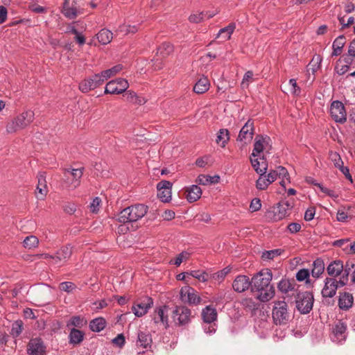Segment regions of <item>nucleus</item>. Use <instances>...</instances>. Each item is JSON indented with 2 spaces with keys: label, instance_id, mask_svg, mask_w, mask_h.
<instances>
[{
  "label": "nucleus",
  "instance_id": "60",
  "mask_svg": "<svg viewBox=\"0 0 355 355\" xmlns=\"http://www.w3.org/2000/svg\"><path fill=\"white\" fill-rule=\"evenodd\" d=\"M330 157L331 160L334 162V165L336 167L338 168L342 166V165L343 164V162L342 161L340 155L338 153H331Z\"/></svg>",
  "mask_w": 355,
  "mask_h": 355
},
{
  "label": "nucleus",
  "instance_id": "30",
  "mask_svg": "<svg viewBox=\"0 0 355 355\" xmlns=\"http://www.w3.org/2000/svg\"><path fill=\"white\" fill-rule=\"evenodd\" d=\"M263 159H264L263 155L262 157L261 162H260L258 160V159H254V158H252V157L250 158V162H251L252 167L254 168L255 171L259 174L266 173V171L268 168V164L265 161H263Z\"/></svg>",
  "mask_w": 355,
  "mask_h": 355
},
{
  "label": "nucleus",
  "instance_id": "31",
  "mask_svg": "<svg viewBox=\"0 0 355 355\" xmlns=\"http://www.w3.org/2000/svg\"><path fill=\"white\" fill-rule=\"evenodd\" d=\"M345 44V37L343 35L338 36L333 42L332 56L339 55Z\"/></svg>",
  "mask_w": 355,
  "mask_h": 355
},
{
  "label": "nucleus",
  "instance_id": "9",
  "mask_svg": "<svg viewBox=\"0 0 355 355\" xmlns=\"http://www.w3.org/2000/svg\"><path fill=\"white\" fill-rule=\"evenodd\" d=\"M191 318V310L184 306H178L172 312V318L176 325L184 326L187 324Z\"/></svg>",
  "mask_w": 355,
  "mask_h": 355
},
{
  "label": "nucleus",
  "instance_id": "3",
  "mask_svg": "<svg viewBox=\"0 0 355 355\" xmlns=\"http://www.w3.org/2000/svg\"><path fill=\"white\" fill-rule=\"evenodd\" d=\"M35 114L32 110L22 112L7 123L6 130L8 133L15 132L24 129L34 120Z\"/></svg>",
  "mask_w": 355,
  "mask_h": 355
},
{
  "label": "nucleus",
  "instance_id": "8",
  "mask_svg": "<svg viewBox=\"0 0 355 355\" xmlns=\"http://www.w3.org/2000/svg\"><path fill=\"white\" fill-rule=\"evenodd\" d=\"M83 174V168L76 169H64L63 182L68 189L73 190L80 184V178Z\"/></svg>",
  "mask_w": 355,
  "mask_h": 355
},
{
  "label": "nucleus",
  "instance_id": "47",
  "mask_svg": "<svg viewBox=\"0 0 355 355\" xmlns=\"http://www.w3.org/2000/svg\"><path fill=\"white\" fill-rule=\"evenodd\" d=\"M118 31L123 35L135 33L137 31V28L135 26L123 24L118 28Z\"/></svg>",
  "mask_w": 355,
  "mask_h": 355
},
{
  "label": "nucleus",
  "instance_id": "11",
  "mask_svg": "<svg viewBox=\"0 0 355 355\" xmlns=\"http://www.w3.org/2000/svg\"><path fill=\"white\" fill-rule=\"evenodd\" d=\"M128 82L123 78H116L108 82L105 86V93L111 94H119L128 88Z\"/></svg>",
  "mask_w": 355,
  "mask_h": 355
},
{
  "label": "nucleus",
  "instance_id": "51",
  "mask_svg": "<svg viewBox=\"0 0 355 355\" xmlns=\"http://www.w3.org/2000/svg\"><path fill=\"white\" fill-rule=\"evenodd\" d=\"M275 171H277L278 173V176L279 178H281V177L282 178V180L280 182V184L283 187H285L284 179H286V180H288V173L287 170L283 166H279L277 168V169Z\"/></svg>",
  "mask_w": 355,
  "mask_h": 355
},
{
  "label": "nucleus",
  "instance_id": "37",
  "mask_svg": "<svg viewBox=\"0 0 355 355\" xmlns=\"http://www.w3.org/2000/svg\"><path fill=\"white\" fill-rule=\"evenodd\" d=\"M123 69L122 65L117 64L111 69L103 71L100 75L103 78L104 82L107 80L108 78L114 76L118 73H119Z\"/></svg>",
  "mask_w": 355,
  "mask_h": 355
},
{
  "label": "nucleus",
  "instance_id": "61",
  "mask_svg": "<svg viewBox=\"0 0 355 355\" xmlns=\"http://www.w3.org/2000/svg\"><path fill=\"white\" fill-rule=\"evenodd\" d=\"M315 209L313 207H309L306 209L304 214V220L306 221L311 220L315 216Z\"/></svg>",
  "mask_w": 355,
  "mask_h": 355
},
{
  "label": "nucleus",
  "instance_id": "6",
  "mask_svg": "<svg viewBox=\"0 0 355 355\" xmlns=\"http://www.w3.org/2000/svg\"><path fill=\"white\" fill-rule=\"evenodd\" d=\"M293 206V200H283L268 210L266 213V217L273 221L280 220L289 214V211Z\"/></svg>",
  "mask_w": 355,
  "mask_h": 355
},
{
  "label": "nucleus",
  "instance_id": "44",
  "mask_svg": "<svg viewBox=\"0 0 355 355\" xmlns=\"http://www.w3.org/2000/svg\"><path fill=\"white\" fill-rule=\"evenodd\" d=\"M187 274L192 276L193 277L202 282H207L208 280V274L203 271L193 270L189 273L187 272Z\"/></svg>",
  "mask_w": 355,
  "mask_h": 355
},
{
  "label": "nucleus",
  "instance_id": "64",
  "mask_svg": "<svg viewBox=\"0 0 355 355\" xmlns=\"http://www.w3.org/2000/svg\"><path fill=\"white\" fill-rule=\"evenodd\" d=\"M355 58V38L350 42L348 48V56Z\"/></svg>",
  "mask_w": 355,
  "mask_h": 355
},
{
  "label": "nucleus",
  "instance_id": "58",
  "mask_svg": "<svg viewBox=\"0 0 355 355\" xmlns=\"http://www.w3.org/2000/svg\"><path fill=\"white\" fill-rule=\"evenodd\" d=\"M309 277V270L308 269H301L296 274L297 280L302 282Z\"/></svg>",
  "mask_w": 355,
  "mask_h": 355
},
{
  "label": "nucleus",
  "instance_id": "40",
  "mask_svg": "<svg viewBox=\"0 0 355 355\" xmlns=\"http://www.w3.org/2000/svg\"><path fill=\"white\" fill-rule=\"evenodd\" d=\"M236 28V26L234 23L230 24L227 26L221 28L219 31V33L218 34V37H223L226 40H229L231 37V35L233 33L234 29Z\"/></svg>",
  "mask_w": 355,
  "mask_h": 355
},
{
  "label": "nucleus",
  "instance_id": "20",
  "mask_svg": "<svg viewBox=\"0 0 355 355\" xmlns=\"http://www.w3.org/2000/svg\"><path fill=\"white\" fill-rule=\"evenodd\" d=\"M45 346L40 338L31 339L27 346V352L29 355H44Z\"/></svg>",
  "mask_w": 355,
  "mask_h": 355
},
{
  "label": "nucleus",
  "instance_id": "15",
  "mask_svg": "<svg viewBox=\"0 0 355 355\" xmlns=\"http://www.w3.org/2000/svg\"><path fill=\"white\" fill-rule=\"evenodd\" d=\"M153 320L158 327L166 329L168 327V307L163 306L157 308L153 314Z\"/></svg>",
  "mask_w": 355,
  "mask_h": 355
},
{
  "label": "nucleus",
  "instance_id": "2",
  "mask_svg": "<svg viewBox=\"0 0 355 355\" xmlns=\"http://www.w3.org/2000/svg\"><path fill=\"white\" fill-rule=\"evenodd\" d=\"M148 211V207L137 204L123 209L118 215L117 220L121 223L136 222L144 217Z\"/></svg>",
  "mask_w": 355,
  "mask_h": 355
},
{
  "label": "nucleus",
  "instance_id": "62",
  "mask_svg": "<svg viewBox=\"0 0 355 355\" xmlns=\"http://www.w3.org/2000/svg\"><path fill=\"white\" fill-rule=\"evenodd\" d=\"M261 207V200L258 198H254L252 200L250 209L252 211H256L260 209Z\"/></svg>",
  "mask_w": 355,
  "mask_h": 355
},
{
  "label": "nucleus",
  "instance_id": "38",
  "mask_svg": "<svg viewBox=\"0 0 355 355\" xmlns=\"http://www.w3.org/2000/svg\"><path fill=\"white\" fill-rule=\"evenodd\" d=\"M105 320L103 318H98L90 322L89 327L92 331L99 332L105 328Z\"/></svg>",
  "mask_w": 355,
  "mask_h": 355
},
{
  "label": "nucleus",
  "instance_id": "18",
  "mask_svg": "<svg viewBox=\"0 0 355 355\" xmlns=\"http://www.w3.org/2000/svg\"><path fill=\"white\" fill-rule=\"evenodd\" d=\"M172 184L169 181L162 180L157 185V197L164 202H168L171 198Z\"/></svg>",
  "mask_w": 355,
  "mask_h": 355
},
{
  "label": "nucleus",
  "instance_id": "7",
  "mask_svg": "<svg viewBox=\"0 0 355 355\" xmlns=\"http://www.w3.org/2000/svg\"><path fill=\"white\" fill-rule=\"evenodd\" d=\"M313 302V295L309 291L299 292L295 295L296 308L302 314H307L312 310Z\"/></svg>",
  "mask_w": 355,
  "mask_h": 355
},
{
  "label": "nucleus",
  "instance_id": "14",
  "mask_svg": "<svg viewBox=\"0 0 355 355\" xmlns=\"http://www.w3.org/2000/svg\"><path fill=\"white\" fill-rule=\"evenodd\" d=\"M254 133V121L249 119L241 128L237 141L241 142L243 146L250 143Z\"/></svg>",
  "mask_w": 355,
  "mask_h": 355
},
{
  "label": "nucleus",
  "instance_id": "1",
  "mask_svg": "<svg viewBox=\"0 0 355 355\" xmlns=\"http://www.w3.org/2000/svg\"><path fill=\"white\" fill-rule=\"evenodd\" d=\"M272 273L270 270L265 269L257 273L252 278V291H258L257 298L265 302L271 300L275 295V288L270 284Z\"/></svg>",
  "mask_w": 355,
  "mask_h": 355
},
{
  "label": "nucleus",
  "instance_id": "21",
  "mask_svg": "<svg viewBox=\"0 0 355 355\" xmlns=\"http://www.w3.org/2000/svg\"><path fill=\"white\" fill-rule=\"evenodd\" d=\"M252 286V282L245 275L237 276L233 282L232 287L238 293H242Z\"/></svg>",
  "mask_w": 355,
  "mask_h": 355
},
{
  "label": "nucleus",
  "instance_id": "57",
  "mask_svg": "<svg viewBox=\"0 0 355 355\" xmlns=\"http://www.w3.org/2000/svg\"><path fill=\"white\" fill-rule=\"evenodd\" d=\"M290 91L294 95H299L300 94V88L297 85L295 79H291L289 80Z\"/></svg>",
  "mask_w": 355,
  "mask_h": 355
},
{
  "label": "nucleus",
  "instance_id": "52",
  "mask_svg": "<svg viewBox=\"0 0 355 355\" xmlns=\"http://www.w3.org/2000/svg\"><path fill=\"white\" fill-rule=\"evenodd\" d=\"M189 257H190V253L188 252L184 251V252L180 253L176 257L175 260L173 263L175 265H176L177 266H179L183 261H187V259H189Z\"/></svg>",
  "mask_w": 355,
  "mask_h": 355
},
{
  "label": "nucleus",
  "instance_id": "25",
  "mask_svg": "<svg viewBox=\"0 0 355 355\" xmlns=\"http://www.w3.org/2000/svg\"><path fill=\"white\" fill-rule=\"evenodd\" d=\"M354 268L355 263L352 261H347L346 262L345 265H343V271L339 279L340 286H344L347 284L349 280V275L350 272L352 273V271L354 270Z\"/></svg>",
  "mask_w": 355,
  "mask_h": 355
},
{
  "label": "nucleus",
  "instance_id": "43",
  "mask_svg": "<svg viewBox=\"0 0 355 355\" xmlns=\"http://www.w3.org/2000/svg\"><path fill=\"white\" fill-rule=\"evenodd\" d=\"M282 250L280 249H275L268 251H265L262 254V259L263 260H272L275 257L279 256L282 254Z\"/></svg>",
  "mask_w": 355,
  "mask_h": 355
},
{
  "label": "nucleus",
  "instance_id": "39",
  "mask_svg": "<svg viewBox=\"0 0 355 355\" xmlns=\"http://www.w3.org/2000/svg\"><path fill=\"white\" fill-rule=\"evenodd\" d=\"M230 139L229 132L226 129H220L217 133L216 143L221 147H225Z\"/></svg>",
  "mask_w": 355,
  "mask_h": 355
},
{
  "label": "nucleus",
  "instance_id": "49",
  "mask_svg": "<svg viewBox=\"0 0 355 355\" xmlns=\"http://www.w3.org/2000/svg\"><path fill=\"white\" fill-rule=\"evenodd\" d=\"M321 60L322 59L320 55L313 57L308 65L309 70H311L313 73H315L319 69Z\"/></svg>",
  "mask_w": 355,
  "mask_h": 355
},
{
  "label": "nucleus",
  "instance_id": "41",
  "mask_svg": "<svg viewBox=\"0 0 355 355\" xmlns=\"http://www.w3.org/2000/svg\"><path fill=\"white\" fill-rule=\"evenodd\" d=\"M38 244V239L33 235L26 236L23 242L24 247L28 249L35 248L37 247Z\"/></svg>",
  "mask_w": 355,
  "mask_h": 355
},
{
  "label": "nucleus",
  "instance_id": "59",
  "mask_svg": "<svg viewBox=\"0 0 355 355\" xmlns=\"http://www.w3.org/2000/svg\"><path fill=\"white\" fill-rule=\"evenodd\" d=\"M84 321L79 316H75L71 318L70 322L68 323V326L71 325L77 327H81L83 325Z\"/></svg>",
  "mask_w": 355,
  "mask_h": 355
},
{
  "label": "nucleus",
  "instance_id": "26",
  "mask_svg": "<svg viewBox=\"0 0 355 355\" xmlns=\"http://www.w3.org/2000/svg\"><path fill=\"white\" fill-rule=\"evenodd\" d=\"M202 318L206 323L211 324L217 319V311L211 306H207L202 311Z\"/></svg>",
  "mask_w": 355,
  "mask_h": 355
},
{
  "label": "nucleus",
  "instance_id": "46",
  "mask_svg": "<svg viewBox=\"0 0 355 355\" xmlns=\"http://www.w3.org/2000/svg\"><path fill=\"white\" fill-rule=\"evenodd\" d=\"M23 329V322L21 320L15 321L12 326L11 334L14 337H17L20 335Z\"/></svg>",
  "mask_w": 355,
  "mask_h": 355
},
{
  "label": "nucleus",
  "instance_id": "48",
  "mask_svg": "<svg viewBox=\"0 0 355 355\" xmlns=\"http://www.w3.org/2000/svg\"><path fill=\"white\" fill-rule=\"evenodd\" d=\"M101 207V199L98 197L94 198L89 206L90 211L94 214H97L99 211Z\"/></svg>",
  "mask_w": 355,
  "mask_h": 355
},
{
  "label": "nucleus",
  "instance_id": "12",
  "mask_svg": "<svg viewBox=\"0 0 355 355\" xmlns=\"http://www.w3.org/2000/svg\"><path fill=\"white\" fill-rule=\"evenodd\" d=\"M271 148L270 137L257 135L254 139V149L252 157H258L261 153L268 152Z\"/></svg>",
  "mask_w": 355,
  "mask_h": 355
},
{
  "label": "nucleus",
  "instance_id": "13",
  "mask_svg": "<svg viewBox=\"0 0 355 355\" xmlns=\"http://www.w3.org/2000/svg\"><path fill=\"white\" fill-rule=\"evenodd\" d=\"M180 299L184 303L191 305H198L201 302V298L198 292L190 286L182 287L180 292Z\"/></svg>",
  "mask_w": 355,
  "mask_h": 355
},
{
  "label": "nucleus",
  "instance_id": "50",
  "mask_svg": "<svg viewBox=\"0 0 355 355\" xmlns=\"http://www.w3.org/2000/svg\"><path fill=\"white\" fill-rule=\"evenodd\" d=\"M347 329V326L346 324L341 322V321H338L336 324H335V327L334 328V334L336 335V336H341L343 335L345 331H346Z\"/></svg>",
  "mask_w": 355,
  "mask_h": 355
},
{
  "label": "nucleus",
  "instance_id": "10",
  "mask_svg": "<svg viewBox=\"0 0 355 355\" xmlns=\"http://www.w3.org/2000/svg\"><path fill=\"white\" fill-rule=\"evenodd\" d=\"M103 83V78H102L100 73H96L82 80L79 84V89L82 92L87 93L97 88Z\"/></svg>",
  "mask_w": 355,
  "mask_h": 355
},
{
  "label": "nucleus",
  "instance_id": "27",
  "mask_svg": "<svg viewBox=\"0 0 355 355\" xmlns=\"http://www.w3.org/2000/svg\"><path fill=\"white\" fill-rule=\"evenodd\" d=\"M186 198L187 200L190 202H193L200 198L202 195V190L198 186L192 185L186 188Z\"/></svg>",
  "mask_w": 355,
  "mask_h": 355
},
{
  "label": "nucleus",
  "instance_id": "63",
  "mask_svg": "<svg viewBox=\"0 0 355 355\" xmlns=\"http://www.w3.org/2000/svg\"><path fill=\"white\" fill-rule=\"evenodd\" d=\"M112 343L121 347L125 344V337L123 334H119L116 338L112 340Z\"/></svg>",
  "mask_w": 355,
  "mask_h": 355
},
{
  "label": "nucleus",
  "instance_id": "24",
  "mask_svg": "<svg viewBox=\"0 0 355 355\" xmlns=\"http://www.w3.org/2000/svg\"><path fill=\"white\" fill-rule=\"evenodd\" d=\"M343 271V263L340 260L331 262L327 267V272L331 277L336 278L340 276Z\"/></svg>",
  "mask_w": 355,
  "mask_h": 355
},
{
  "label": "nucleus",
  "instance_id": "16",
  "mask_svg": "<svg viewBox=\"0 0 355 355\" xmlns=\"http://www.w3.org/2000/svg\"><path fill=\"white\" fill-rule=\"evenodd\" d=\"M330 114L336 122L343 123L347 119V114L343 104L338 101H334L330 107Z\"/></svg>",
  "mask_w": 355,
  "mask_h": 355
},
{
  "label": "nucleus",
  "instance_id": "45",
  "mask_svg": "<svg viewBox=\"0 0 355 355\" xmlns=\"http://www.w3.org/2000/svg\"><path fill=\"white\" fill-rule=\"evenodd\" d=\"M266 180L268 179L266 178L265 173H260V176L256 182L257 188L259 190L266 189L270 184Z\"/></svg>",
  "mask_w": 355,
  "mask_h": 355
},
{
  "label": "nucleus",
  "instance_id": "36",
  "mask_svg": "<svg viewBox=\"0 0 355 355\" xmlns=\"http://www.w3.org/2000/svg\"><path fill=\"white\" fill-rule=\"evenodd\" d=\"M69 343L73 345L80 344L84 338V334L77 329H72L69 334Z\"/></svg>",
  "mask_w": 355,
  "mask_h": 355
},
{
  "label": "nucleus",
  "instance_id": "17",
  "mask_svg": "<svg viewBox=\"0 0 355 355\" xmlns=\"http://www.w3.org/2000/svg\"><path fill=\"white\" fill-rule=\"evenodd\" d=\"M341 287L340 286V281L336 278L327 277L324 281V286L322 290V295L323 297H333L337 289Z\"/></svg>",
  "mask_w": 355,
  "mask_h": 355
},
{
  "label": "nucleus",
  "instance_id": "53",
  "mask_svg": "<svg viewBox=\"0 0 355 355\" xmlns=\"http://www.w3.org/2000/svg\"><path fill=\"white\" fill-rule=\"evenodd\" d=\"M253 80V72L252 71H248L243 78L241 82V87L243 88H247L249 85V83Z\"/></svg>",
  "mask_w": 355,
  "mask_h": 355
},
{
  "label": "nucleus",
  "instance_id": "32",
  "mask_svg": "<svg viewBox=\"0 0 355 355\" xmlns=\"http://www.w3.org/2000/svg\"><path fill=\"white\" fill-rule=\"evenodd\" d=\"M277 288L283 293H288L290 291H294L295 284L289 279H283L279 282Z\"/></svg>",
  "mask_w": 355,
  "mask_h": 355
},
{
  "label": "nucleus",
  "instance_id": "23",
  "mask_svg": "<svg viewBox=\"0 0 355 355\" xmlns=\"http://www.w3.org/2000/svg\"><path fill=\"white\" fill-rule=\"evenodd\" d=\"M354 304V297L348 292L340 293L338 299V306L343 311L349 310Z\"/></svg>",
  "mask_w": 355,
  "mask_h": 355
},
{
  "label": "nucleus",
  "instance_id": "5",
  "mask_svg": "<svg viewBox=\"0 0 355 355\" xmlns=\"http://www.w3.org/2000/svg\"><path fill=\"white\" fill-rule=\"evenodd\" d=\"M84 7L83 0H64L60 12L65 17L73 19L83 13Z\"/></svg>",
  "mask_w": 355,
  "mask_h": 355
},
{
  "label": "nucleus",
  "instance_id": "28",
  "mask_svg": "<svg viewBox=\"0 0 355 355\" xmlns=\"http://www.w3.org/2000/svg\"><path fill=\"white\" fill-rule=\"evenodd\" d=\"M48 192L47 187L46 184V180L44 175L41 174L38 177V184L36 189V197L37 199L42 200L46 196Z\"/></svg>",
  "mask_w": 355,
  "mask_h": 355
},
{
  "label": "nucleus",
  "instance_id": "56",
  "mask_svg": "<svg viewBox=\"0 0 355 355\" xmlns=\"http://www.w3.org/2000/svg\"><path fill=\"white\" fill-rule=\"evenodd\" d=\"M204 17L205 13L203 12L199 13H193L189 16V20L191 23H200L204 19Z\"/></svg>",
  "mask_w": 355,
  "mask_h": 355
},
{
  "label": "nucleus",
  "instance_id": "29",
  "mask_svg": "<svg viewBox=\"0 0 355 355\" xmlns=\"http://www.w3.org/2000/svg\"><path fill=\"white\" fill-rule=\"evenodd\" d=\"M209 80L206 77H202L193 87V91L197 94H203L209 88Z\"/></svg>",
  "mask_w": 355,
  "mask_h": 355
},
{
  "label": "nucleus",
  "instance_id": "33",
  "mask_svg": "<svg viewBox=\"0 0 355 355\" xmlns=\"http://www.w3.org/2000/svg\"><path fill=\"white\" fill-rule=\"evenodd\" d=\"M324 270V263L322 259H317L313 263V269L311 270L312 276L318 277Z\"/></svg>",
  "mask_w": 355,
  "mask_h": 355
},
{
  "label": "nucleus",
  "instance_id": "19",
  "mask_svg": "<svg viewBox=\"0 0 355 355\" xmlns=\"http://www.w3.org/2000/svg\"><path fill=\"white\" fill-rule=\"evenodd\" d=\"M153 300L150 297H146L141 302H139L132 307V311L137 317L144 315L151 307Z\"/></svg>",
  "mask_w": 355,
  "mask_h": 355
},
{
  "label": "nucleus",
  "instance_id": "34",
  "mask_svg": "<svg viewBox=\"0 0 355 355\" xmlns=\"http://www.w3.org/2000/svg\"><path fill=\"white\" fill-rule=\"evenodd\" d=\"M152 343L151 336L148 333L140 331L138 333L137 345L147 348Z\"/></svg>",
  "mask_w": 355,
  "mask_h": 355
},
{
  "label": "nucleus",
  "instance_id": "22",
  "mask_svg": "<svg viewBox=\"0 0 355 355\" xmlns=\"http://www.w3.org/2000/svg\"><path fill=\"white\" fill-rule=\"evenodd\" d=\"M72 254V249L69 245H65L62 247L58 250L53 257V261L55 264H58L61 262H66Z\"/></svg>",
  "mask_w": 355,
  "mask_h": 355
},
{
  "label": "nucleus",
  "instance_id": "54",
  "mask_svg": "<svg viewBox=\"0 0 355 355\" xmlns=\"http://www.w3.org/2000/svg\"><path fill=\"white\" fill-rule=\"evenodd\" d=\"M76 288V286L73 283L70 282H62L59 285V288L61 291L68 292V293L72 291Z\"/></svg>",
  "mask_w": 355,
  "mask_h": 355
},
{
  "label": "nucleus",
  "instance_id": "55",
  "mask_svg": "<svg viewBox=\"0 0 355 355\" xmlns=\"http://www.w3.org/2000/svg\"><path fill=\"white\" fill-rule=\"evenodd\" d=\"M125 96H126L127 100L131 103L138 104H141L142 103V101L137 97L135 92L132 91H128Z\"/></svg>",
  "mask_w": 355,
  "mask_h": 355
},
{
  "label": "nucleus",
  "instance_id": "4",
  "mask_svg": "<svg viewBox=\"0 0 355 355\" xmlns=\"http://www.w3.org/2000/svg\"><path fill=\"white\" fill-rule=\"evenodd\" d=\"M272 318L273 322L276 325H285L288 323L291 314L286 302L284 301H276L274 302Z\"/></svg>",
  "mask_w": 355,
  "mask_h": 355
},
{
  "label": "nucleus",
  "instance_id": "42",
  "mask_svg": "<svg viewBox=\"0 0 355 355\" xmlns=\"http://www.w3.org/2000/svg\"><path fill=\"white\" fill-rule=\"evenodd\" d=\"M173 51V46L168 42H164L157 49V53L162 57H166L168 55Z\"/></svg>",
  "mask_w": 355,
  "mask_h": 355
},
{
  "label": "nucleus",
  "instance_id": "35",
  "mask_svg": "<svg viewBox=\"0 0 355 355\" xmlns=\"http://www.w3.org/2000/svg\"><path fill=\"white\" fill-rule=\"evenodd\" d=\"M112 33L107 29H102L96 35V37L102 44L110 43L112 39Z\"/></svg>",
  "mask_w": 355,
  "mask_h": 355
}]
</instances>
